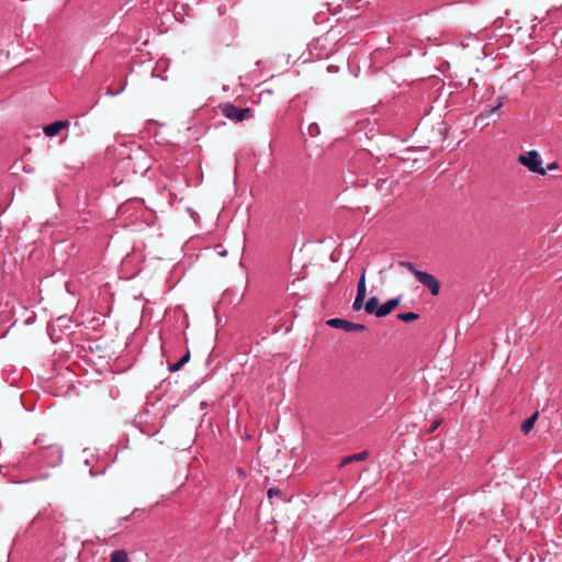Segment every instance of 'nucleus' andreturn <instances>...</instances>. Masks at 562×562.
I'll list each match as a JSON object with an SVG mask.
<instances>
[{
	"instance_id": "16",
	"label": "nucleus",
	"mask_w": 562,
	"mask_h": 562,
	"mask_svg": "<svg viewBox=\"0 0 562 562\" xmlns=\"http://www.w3.org/2000/svg\"><path fill=\"white\" fill-rule=\"evenodd\" d=\"M398 266L407 269L409 272H412L415 277H416V273L419 272L420 270L416 269L415 265L412 263L411 261H400L398 262Z\"/></svg>"
},
{
	"instance_id": "3",
	"label": "nucleus",
	"mask_w": 562,
	"mask_h": 562,
	"mask_svg": "<svg viewBox=\"0 0 562 562\" xmlns=\"http://www.w3.org/2000/svg\"><path fill=\"white\" fill-rule=\"evenodd\" d=\"M220 110L223 116L235 122H243L252 117L251 110L249 108L241 109L231 102L220 104Z\"/></svg>"
},
{
	"instance_id": "18",
	"label": "nucleus",
	"mask_w": 562,
	"mask_h": 562,
	"mask_svg": "<svg viewBox=\"0 0 562 562\" xmlns=\"http://www.w3.org/2000/svg\"><path fill=\"white\" fill-rule=\"evenodd\" d=\"M503 105H504V97H498L495 101V105L491 108V110L488 111V113L486 115L488 116V115L497 112Z\"/></svg>"
},
{
	"instance_id": "4",
	"label": "nucleus",
	"mask_w": 562,
	"mask_h": 562,
	"mask_svg": "<svg viewBox=\"0 0 562 562\" xmlns=\"http://www.w3.org/2000/svg\"><path fill=\"white\" fill-rule=\"evenodd\" d=\"M329 327L342 329L346 333L363 331L366 326L362 324L352 323L344 318H330L326 322Z\"/></svg>"
},
{
	"instance_id": "10",
	"label": "nucleus",
	"mask_w": 562,
	"mask_h": 562,
	"mask_svg": "<svg viewBox=\"0 0 562 562\" xmlns=\"http://www.w3.org/2000/svg\"><path fill=\"white\" fill-rule=\"evenodd\" d=\"M110 562H130L125 550H114L110 555Z\"/></svg>"
},
{
	"instance_id": "13",
	"label": "nucleus",
	"mask_w": 562,
	"mask_h": 562,
	"mask_svg": "<svg viewBox=\"0 0 562 562\" xmlns=\"http://www.w3.org/2000/svg\"><path fill=\"white\" fill-rule=\"evenodd\" d=\"M189 360H190V352H187L179 359V361L169 366V371L176 372V371L180 370V368H182Z\"/></svg>"
},
{
	"instance_id": "8",
	"label": "nucleus",
	"mask_w": 562,
	"mask_h": 562,
	"mask_svg": "<svg viewBox=\"0 0 562 562\" xmlns=\"http://www.w3.org/2000/svg\"><path fill=\"white\" fill-rule=\"evenodd\" d=\"M369 453L367 451H361L359 453H355V454H351V456H348V457H345L344 459H341L340 461V467H344L350 462H356V461H363L368 458Z\"/></svg>"
},
{
	"instance_id": "15",
	"label": "nucleus",
	"mask_w": 562,
	"mask_h": 562,
	"mask_svg": "<svg viewBox=\"0 0 562 562\" xmlns=\"http://www.w3.org/2000/svg\"><path fill=\"white\" fill-rule=\"evenodd\" d=\"M267 495H268L269 499H273L274 497H279L281 499H285L283 492L280 488H277V487H270L268 490V492H267Z\"/></svg>"
},
{
	"instance_id": "17",
	"label": "nucleus",
	"mask_w": 562,
	"mask_h": 562,
	"mask_svg": "<svg viewBox=\"0 0 562 562\" xmlns=\"http://www.w3.org/2000/svg\"><path fill=\"white\" fill-rule=\"evenodd\" d=\"M364 299H366L364 295H356V299H355L353 304H352V308L355 311H359L362 307L364 308V304H363Z\"/></svg>"
},
{
	"instance_id": "22",
	"label": "nucleus",
	"mask_w": 562,
	"mask_h": 562,
	"mask_svg": "<svg viewBox=\"0 0 562 562\" xmlns=\"http://www.w3.org/2000/svg\"><path fill=\"white\" fill-rule=\"evenodd\" d=\"M557 168H558V164L557 162H551V164L548 165V167L546 169H548V171H549V170H554Z\"/></svg>"
},
{
	"instance_id": "23",
	"label": "nucleus",
	"mask_w": 562,
	"mask_h": 562,
	"mask_svg": "<svg viewBox=\"0 0 562 562\" xmlns=\"http://www.w3.org/2000/svg\"><path fill=\"white\" fill-rule=\"evenodd\" d=\"M226 254H227V251H226V250H225V251H221V252H220V255H221V256H225Z\"/></svg>"
},
{
	"instance_id": "14",
	"label": "nucleus",
	"mask_w": 562,
	"mask_h": 562,
	"mask_svg": "<svg viewBox=\"0 0 562 562\" xmlns=\"http://www.w3.org/2000/svg\"><path fill=\"white\" fill-rule=\"evenodd\" d=\"M397 318L403 322L409 323V322L418 319L419 315L414 312L400 313V314H397Z\"/></svg>"
},
{
	"instance_id": "2",
	"label": "nucleus",
	"mask_w": 562,
	"mask_h": 562,
	"mask_svg": "<svg viewBox=\"0 0 562 562\" xmlns=\"http://www.w3.org/2000/svg\"><path fill=\"white\" fill-rule=\"evenodd\" d=\"M518 161L533 173L544 176L548 172V169H544L542 167L543 161L540 154L537 150H530L525 155H520L518 157Z\"/></svg>"
},
{
	"instance_id": "12",
	"label": "nucleus",
	"mask_w": 562,
	"mask_h": 562,
	"mask_svg": "<svg viewBox=\"0 0 562 562\" xmlns=\"http://www.w3.org/2000/svg\"><path fill=\"white\" fill-rule=\"evenodd\" d=\"M367 294V286H366V270L363 269L360 278L358 280L357 284V295H364Z\"/></svg>"
},
{
	"instance_id": "21",
	"label": "nucleus",
	"mask_w": 562,
	"mask_h": 562,
	"mask_svg": "<svg viewBox=\"0 0 562 562\" xmlns=\"http://www.w3.org/2000/svg\"><path fill=\"white\" fill-rule=\"evenodd\" d=\"M439 424H440L439 420L434 422L432 425L429 427L428 432L429 434L434 432L438 428Z\"/></svg>"
},
{
	"instance_id": "9",
	"label": "nucleus",
	"mask_w": 562,
	"mask_h": 562,
	"mask_svg": "<svg viewBox=\"0 0 562 562\" xmlns=\"http://www.w3.org/2000/svg\"><path fill=\"white\" fill-rule=\"evenodd\" d=\"M379 299L378 296H371L366 303H364V311L366 313L368 314H374L375 315V312L378 311L379 308Z\"/></svg>"
},
{
	"instance_id": "1",
	"label": "nucleus",
	"mask_w": 562,
	"mask_h": 562,
	"mask_svg": "<svg viewBox=\"0 0 562 562\" xmlns=\"http://www.w3.org/2000/svg\"><path fill=\"white\" fill-rule=\"evenodd\" d=\"M38 446L37 457L48 467H57L63 461V449L57 443L50 442L45 436L35 439Z\"/></svg>"
},
{
	"instance_id": "5",
	"label": "nucleus",
	"mask_w": 562,
	"mask_h": 562,
	"mask_svg": "<svg viewBox=\"0 0 562 562\" xmlns=\"http://www.w3.org/2000/svg\"><path fill=\"white\" fill-rule=\"evenodd\" d=\"M417 281L427 288L432 295H438L440 291L439 281L430 273L426 271H419L416 273Z\"/></svg>"
},
{
	"instance_id": "7",
	"label": "nucleus",
	"mask_w": 562,
	"mask_h": 562,
	"mask_svg": "<svg viewBox=\"0 0 562 562\" xmlns=\"http://www.w3.org/2000/svg\"><path fill=\"white\" fill-rule=\"evenodd\" d=\"M69 125L68 121H55L44 127V133L48 137H55L59 132Z\"/></svg>"
},
{
	"instance_id": "6",
	"label": "nucleus",
	"mask_w": 562,
	"mask_h": 562,
	"mask_svg": "<svg viewBox=\"0 0 562 562\" xmlns=\"http://www.w3.org/2000/svg\"><path fill=\"white\" fill-rule=\"evenodd\" d=\"M401 301V296L387 300L386 302L379 306L378 311L375 312V316L378 318L387 316L394 308H396L400 305Z\"/></svg>"
},
{
	"instance_id": "19",
	"label": "nucleus",
	"mask_w": 562,
	"mask_h": 562,
	"mask_svg": "<svg viewBox=\"0 0 562 562\" xmlns=\"http://www.w3.org/2000/svg\"><path fill=\"white\" fill-rule=\"evenodd\" d=\"M307 132L311 137H315V136L319 135L321 130H319V126L317 125V123H311L308 125Z\"/></svg>"
},
{
	"instance_id": "20",
	"label": "nucleus",
	"mask_w": 562,
	"mask_h": 562,
	"mask_svg": "<svg viewBox=\"0 0 562 562\" xmlns=\"http://www.w3.org/2000/svg\"><path fill=\"white\" fill-rule=\"evenodd\" d=\"M125 87H126V82L124 85H122V86H119V89L115 90V91L112 90L111 88H108L105 94L106 95H111V97L119 95L120 93H122L124 91Z\"/></svg>"
},
{
	"instance_id": "11",
	"label": "nucleus",
	"mask_w": 562,
	"mask_h": 562,
	"mask_svg": "<svg viewBox=\"0 0 562 562\" xmlns=\"http://www.w3.org/2000/svg\"><path fill=\"white\" fill-rule=\"evenodd\" d=\"M537 418H538V413H535L530 417L525 419L521 424V431L524 434H528L533 428Z\"/></svg>"
}]
</instances>
